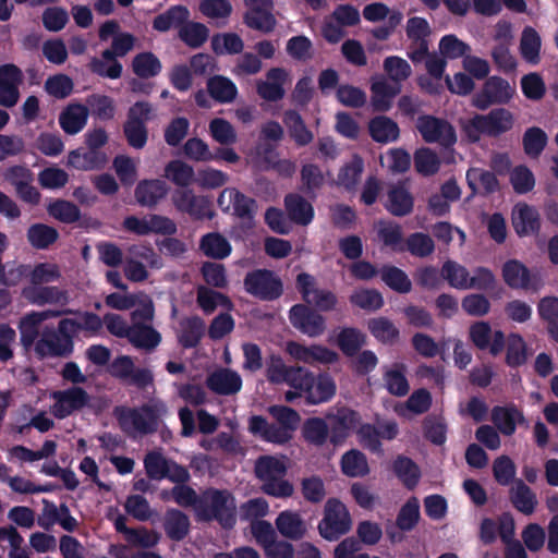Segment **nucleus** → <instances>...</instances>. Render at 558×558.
<instances>
[{"instance_id": "obj_1", "label": "nucleus", "mask_w": 558, "mask_h": 558, "mask_svg": "<svg viewBox=\"0 0 558 558\" xmlns=\"http://www.w3.org/2000/svg\"><path fill=\"white\" fill-rule=\"evenodd\" d=\"M196 518L201 522L217 521L222 529L231 530L236 523L235 498L227 489L206 488Z\"/></svg>"}, {"instance_id": "obj_2", "label": "nucleus", "mask_w": 558, "mask_h": 558, "mask_svg": "<svg viewBox=\"0 0 558 558\" xmlns=\"http://www.w3.org/2000/svg\"><path fill=\"white\" fill-rule=\"evenodd\" d=\"M514 125L513 113L502 107L492 109L486 114H474L462 124V132L470 143H477L482 135L499 137L512 130Z\"/></svg>"}, {"instance_id": "obj_3", "label": "nucleus", "mask_w": 558, "mask_h": 558, "mask_svg": "<svg viewBox=\"0 0 558 558\" xmlns=\"http://www.w3.org/2000/svg\"><path fill=\"white\" fill-rule=\"evenodd\" d=\"M167 414L161 401L153 400L141 410L119 409L117 416L121 427L130 435L146 434L157 427L158 422Z\"/></svg>"}, {"instance_id": "obj_4", "label": "nucleus", "mask_w": 558, "mask_h": 558, "mask_svg": "<svg viewBox=\"0 0 558 558\" xmlns=\"http://www.w3.org/2000/svg\"><path fill=\"white\" fill-rule=\"evenodd\" d=\"M245 292L257 300L272 302L283 295L282 279L267 268H257L247 271L243 279Z\"/></svg>"}, {"instance_id": "obj_5", "label": "nucleus", "mask_w": 558, "mask_h": 558, "mask_svg": "<svg viewBox=\"0 0 558 558\" xmlns=\"http://www.w3.org/2000/svg\"><path fill=\"white\" fill-rule=\"evenodd\" d=\"M352 527V520L345 505L337 498L325 504L324 517L318 523L319 535L329 542L338 541Z\"/></svg>"}, {"instance_id": "obj_6", "label": "nucleus", "mask_w": 558, "mask_h": 558, "mask_svg": "<svg viewBox=\"0 0 558 558\" xmlns=\"http://www.w3.org/2000/svg\"><path fill=\"white\" fill-rule=\"evenodd\" d=\"M295 287L302 300L307 305H313L317 312H331L337 308L338 296L330 290L316 288V279L307 272L296 276Z\"/></svg>"}, {"instance_id": "obj_7", "label": "nucleus", "mask_w": 558, "mask_h": 558, "mask_svg": "<svg viewBox=\"0 0 558 558\" xmlns=\"http://www.w3.org/2000/svg\"><path fill=\"white\" fill-rule=\"evenodd\" d=\"M288 317L294 329L310 338L320 337L326 331V318L305 302L292 305Z\"/></svg>"}, {"instance_id": "obj_8", "label": "nucleus", "mask_w": 558, "mask_h": 558, "mask_svg": "<svg viewBox=\"0 0 558 558\" xmlns=\"http://www.w3.org/2000/svg\"><path fill=\"white\" fill-rule=\"evenodd\" d=\"M515 88L500 76H489L482 89L475 94L473 106L486 110L493 105H507L514 96Z\"/></svg>"}, {"instance_id": "obj_9", "label": "nucleus", "mask_w": 558, "mask_h": 558, "mask_svg": "<svg viewBox=\"0 0 558 558\" xmlns=\"http://www.w3.org/2000/svg\"><path fill=\"white\" fill-rule=\"evenodd\" d=\"M416 129L426 143H438L442 147L449 148L457 142L454 128L445 119L430 114L420 116Z\"/></svg>"}, {"instance_id": "obj_10", "label": "nucleus", "mask_w": 558, "mask_h": 558, "mask_svg": "<svg viewBox=\"0 0 558 558\" xmlns=\"http://www.w3.org/2000/svg\"><path fill=\"white\" fill-rule=\"evenodd\" d=\"M246 11L243 14V23L251 29L262 34H270L277 26L276 16L272 13L274 0H243Z\"/></svg>"}, {"instance_id": "obj_11", "label": "nucleus", "mask_w": 558, "mask_h": 558, "mask_svg": "<svg viewBox=\"0 0 558 558\" xmlns=\"http://www.w3.org/2000/svg\"><path fill=\"white\" fill-rule=\"evenodd\" d=\"M399 428L395 421L378 423H363L359 426L356 435L361 446L372 453L381 454V439L392 440L398 436Z\"/></svg>"}, {"instance_id": "obj_12", "label": "nucleus", "mask_w": 558, "mask_h": 558, "mask_svg": "<svg viewBox=\"0 0 558 558\" xmlns=\"http://www.w3.org/2000/svg\"><path fill=\"white\" fill-rule=\"evenodd\" d=\"M469 339L478 350H489L493 356L499 355L506 344V336L501 330L493 331L488 322L478 320L469 327Z\"/></svg>"}, {"instance_id": "obj_13", "label": "nucleus", "mask_w": 558, "mask_h": 558, "mask_svg": "<svg viewBox=\"0 0 558 558\" xmlns=\"http://www.w3.org/2000/svg\"><path fill=\"white\" fill-rule=\"evenodd\" d=\"M505 283L511 289L538 291L542 287V278L518 259L507 260L501 268Z\"/></svg>"}, {"instance_id": "obj_14", "label": "nucleus", "mask_w": 558, "mask_h": 558, "mask_svg": "<svg viewBox=\"0 0 558 558\" xmlns=\"http://www.w3.org/2000/svg\"><path fill=\"white\" fill-rule=\"evenodd\" d=\"M51 398L53 403L50 410L57 418H64L83 409L89 400L87 392L78 387L54 391L51 393Z\"/></svg>"}, {"instance_id": "obj_15", "label": "nucleus", "mask_w": 558, "mask_h": 558, "mask_svg": "<svg viewBox=\"0 0 558 558\" xmlns=\"http://www.w3.org/2000/svg\"><path fill=\"white\" fill-rule=\"evenodd\" d=\"M73 350V342L70 335L53 330H45L40 339L35 343L36 353L41 356H62L70 354Z\"/></svg>"}, {"instance_id": "obj_16", "label": "nucleus", "mask_w": 558, "mask_h": 558, "mask_svg": "<svg viewBox=\"0 0 558 558\" xmlns=\"http://www.w3.org/2000/svg\"><path fill=\"white\" fill-rule=\"evenodd\" d=\"M60 332H65L73 338L78 333L94 337L102 330V319L89 312L77 313L72 318H64L59 323Z\"/></svg>"}, {"instance_id": "obj_17", "label": "nucleus", "mask_w": 558, "mask_h": 558, "mask_svg": "<svg viewBox=\"0 0 558 558\" xmlns=\"http://www.w3.org/2000/svg\"><path fill=\"white\" fill-rule=\"evenodd\" d=\"M329 441L333 446L342 445L360 422V414L351 409H340L335 415L328 417Z\"/></svg>"}, {"instance_id": "obj_18", "label": "nucleus", "mask_w": 558, "mask_h": 558, "mask_svg": "<svg viewBox=\"0 0 558 558\" xmlns=\"http://www.w3.org/2000/svg\"><path fill=\"white\" fill-rule=\"evenodd\" d=\"M289 73L283 68H271L266 73L265 81L256 83L257 95L269 102L281 100L284 95V84L287 83Z\"/></svg>"}, {"instance_id": "obj_19", "label": "nucleus", "mask_w": 558, "mask_h": 558, "mask_svg": "<svg viewBox=\"0 0 558 558\" xmlns=\"http://www.w3.org/2000/svg\"><path fill=\"white\" fill-rule=\"evenodd\" d=\"M177 210L189 214L196 220L211 219V204L205 196H197L190 190H177Z\"/></svg>"}, {"instance_id": "obj_20", "label": "nucleus", "mask_w": 558, "mask_h": 558, "mask_svg": "<svg viewBox=\"0 0 558 558\" xmlns=\"http://www.w3.org/2000/svg\"><path fill=\"white\" fill-rule=\"evenodd\" d=\"M490 420L496 429L505 436H512L517 430V425L525 423L523 412L513 403L495 405L490 412Z\"/></svg>"}, {"instance_id": "obj_21", "label": "nucleus", "mask_w": 558, "mask_h": 558, "mask_svg": "<svg viewBox=\"0 0 558 558\" xmlns=\"http://www.w3.org/2000/svg\"><path fill=\"white\" fill-rule=\"evenodd\" d=\"M207 388L220 396H232L242 388L241 376L231 368H218L206 378Z\"/></svg>"}, {"instance_id": "obj_22", "label": "nucleus", "mask_w": 558, "mask_h": 558, "mask_svg": "<svg viewBox=\"0 0 558 558\" xmlns=\"http://www.w3.org/2000/svg\"><path fill=\"white\" fill-rule=\"evenodd\" d=\"M22 82V72L14 64L0 66V105L13 107L19 100V86Z\"/></svg>"}, {"instance_id": "obj_23", "label": "nucleus", "mask_w": 558, "mask_h": 558, "mask_svg": "<svg viewBox=\"0 0 558 558\" xmlns=\"http://www.w3.org/2000/svg\"><path fill=\"white\" fill-rule=\"evenodd\" d=\"M385 208L395 217H404L413 211L414 197L404 183L399 182L388 190Z\"/></svg>"}, {"instance_id": "obj_24", "label": "nucleus", "mask_w": 558, "mask_h": 558, "mask_svg": "<svg viewBox=\"0 0 558 558\" xmlns=\"http://www.w3.org/2000/svg\"><path fill=\"white\" fill-rule=\"evenodd\" d=\"M287 216L299 226H308L314 219V207L302 195L289 193L283 199Z\"/></svg>"}, {"instance_id": "obj_25", "label": "nucleus", "mask_w": 558, "mask_h": 558, "mask_svg": "<svg viewBox=\"0 0 558 558\" xmlns=\"http://www.w3.org/2000/svg\"><path fill=\"white\" fill-rule=\"evenodd\" d=\"M465 179L472 195L487 196L499 190V181L495 172L482 168H470L466 171Z\"/></svg>"}, {"instance_id": "obj_26", "label": "nucleus", "mask_w": 558, "mask_h": 558, "mask_svg": "<svg viewBox=\"0 0 558 558\" xmlns=\"http://www.w3.org/2000/svg\"><path fill=\"white\" fill-rule=\"evenodd\" d=\"M277 531L286 538L300 541L307 533V526L300 513L291 510L281 511L276 520Z\"/></svg>"}, {"instance_id": "obj_27", "label": "nucleus", "mask_w": 558, "mask_h": 558, "mask_svg": "<svg viewBox=\"0 0 558 558\" xmlns=\"http://www.w3.org/2000/svg\"><path fill=\"white\" fill-rule=\"evenodd\" d=\"M88 116L89 111L85 105L73 102L60 113L59 123L66 134L74 135L85 128Z\"/></svg>"}, {"instance_id": "obj_28", "label": "nucleus", "mask_w": 558, "mask_h": 558, "mask_svg": "<svg viewBox=\"0 0 558 558\" xmlns=\"http://www.w3.org/2000/svg\"><path fill=\"white\" fill-rule=\"evenodd\" d=\"M367 128L371 138L379 144L393 143L400 136L398 123L387 116H375Z\"/></svg>"}, {"instance_id": "obj_29", "label": "nucleus", "mask_w": 558, "mask_h": 558, "mask_svg": "<svg viewBox=\"0 0 558 558\" xmlns=\"http://www.w3.org/2000/svg\"><path fill=\"white\" fill-rule=\"evenodd\" d=\"M513 228L519 236L537 234L541 229L538 211L527 204L518 206L513 214Z\"/></svg>"}, {"instance_id": "obj_30", "label": "nucleus", "mask_w": 558, "mask_h": 558, "mask_svg": "<svg viewBox=\"0 0 558 558\" xmlns=\"http://www.w3.org/2000/svg\"><path fill=\"white\" fill-rule=\"evenodd\" d=\"M282 121L296 146L304 147L313 142V132L306 126L302 116L296 110H286Z\"/></svg>"}, {"instance_id": "obj_31", "label": "nucleus", "mask_w": 558, "mask_h": 558, "mask_svg": "<svg viewBox=\"0 0 558 558\" xmlns=\"http://www.w3.org/2000/svg\"><path fill=\"white\" fill-rule=\"evenodd\" d=\"M371 92V106L373 111L387 112L392 106L393 98L400 93V86L383 80L373 82Z\"/></svg>"}, {"instance_id": "obj_32", "label": "nucleus", "mask_w": 558, "mask_h": 558, "mask_svg": "<svg viewBox=\"0 0 558 558\" xmlns=\"http://www.w3.org/2000/svg\"><path fill=\"white\" fill-rule=\"evenodd\" d=\"M108 158L106 154L97 150L74 149L68 155L66 165L76 170H98L106 166Z\"/></svg>"}, {"instance_id": "obj_33", "label": "nucleus", "mask_w": 558, "mask_h": 558, "mask_svg": "<svg viewBox=\"0 0 558 558\" xmlns=\"http://www.w3.org/2000/svg\"><path fill=\"white\" fill-rule=\"evenodd\" d=\"M336 383L327 373L313 375V383L307 389L305 399L308 404H319L329 401L336 395Z\"/></svg>"}, {"instance_id": "obj_34", "label": "nucleus", "mask_w": 558, "mask_h": 558, "mask_svg": "<svg viewBox=\"0 0 558 558\" xmlns=\"http://www.w3.org/2000/svg\"><path fill=\"white\" fill-rule=\"evenodd\" d=\"M25 300L34 305H45L54 303H64L66 295L56 287H43V284H32L22 290Z\"/></svg>"}, {"instance_id": "obj_35", "label": "nucleus", "mask_w": 558, "mask_h": 558, "mask_svg": "<svg viewBox=\"0 0 558 558\" xmlns=\"http://www.w3.org/2000/svg\"><path fill=\"white\" fill-rule=\"evenodd\" d=\"M199 251L209 258L225 259L231 254L232 246L221 233L208 232L199 240Z\"/></svg>"}, {"instance_id": "obj_36", "label": "nucleus", "mask_w": 558, "mask_h": 558, "mask_svg": "<svg viewBox=\"0 0 558 558\" xmlns=\"http://www.w3.org/2000/svg\"><path fill=\"white\" fill-rule=\"evenodd\" d=\"M60 313L56 311H41V312H32L25 315L19 325L21 332V341L23 345L27 349L34 343V340L38 333L39 325L50 317H56Z\"/></svg>"}, {"instance_id": "obj_37", "label": "nucleus", "mask_w": 558, "mask_h": 558, "mask_svg": "<svg viewBox=\"0 0 558 558\" xmlns=\"http://www.w3.org/2000/svg\"><path fill=\"white\" fill-rule=\"evenodd\" d=\"M228 193L230 204L232 205L233 215L240 218L243 221L253 222L256 211H257V202L244 193L238 191L236 189H231L225 191L219 197V203L223 195Z\"/></svg>"}, {"instance_id": "obj_38", "label": "nucleus", "mask_w": 558, "mask_h": 558, "mask_svg": "<svg viewBox=\"0 0 558 558\" xmlns=\"http://www.w3.org/2000/svg\"><path fill=\"white\" fill-rule=\"evenodd\" d=\"M336 343L348 357L355 356L366 343V335L355 327H343L337 335Z\"/></svg>"}, {"instance_id": "obj_39", "label": "nucleus", "mask_w": 558, "mask_h": 558, "mask_svg": "<svg viewBox=\"0 0 558 558\" xmlns=\"http://www.w3.org/2000/svg\"><path fill=\"white\" fill-rule=\"evenodd\" d=\"M196 302L206 315L213 314L219 305L227 310L233 307L229 296L206 286L197 287Z\"/></svg>"}, {"instance_id": "obj_40", "label": "nucleus", "mask_w": 558, "mask_h": 558, "mask_svg": "<svg viewBox=\"0 0 558 558\" xmlns=\"http://www.w3.org/2000/svg\"><path fill=\"white\" fill-rule=\"evenodd\" d=\"M178 37L190 48L202 47L209 37V28L199 22L185 21L178 27Z\"/></svg>"}, {"instance_id": "obj_41", "label": "nucleus", "mask_w": 558, "mask_h": 558, "mask_svg": "<svg viewBox=\"0 0 558 558\" xmlns=\"http://www.w3.org/2000/svg\"><path fill=\"white\" fill-rule=\"evenodd\" d=\"M392 470L407 489L413 490L417 486L421 471L411 458L398 456L392 463Z\"/></svg>"}, {"instance_id": "obj_42", "label": "nucleus", "mask_w": 558, "mask_h": 558, "mask_svg": "<svg viewBox=\"0 0 558 558\" xmlns=\"http://www.w3.org/2000/svg\"><path fill=\"white\" fill-rule=\"evenodd\" d=\"M168 190L161 180H145L136 186L135 197L141 205L153 206L166 196Z\"/></svg>"}, {"instance_id": "obj_43", "label": "nucleus", "mask_w": 558, "mask_h": 558, "mask_svg": "<svg viewBox=\"0 0 558 558\" xmlns=\"http://www.w3.org/2000/svg\"><path fill=\"white\" fill-rule=\"evenodd\" d=\"M380 279L392 291L407 294L412 290V282L404 270L393 265H383L379 269Z\"/></svg>"}, {"instance_id": "obj_44", "label": "nucleus", "mask_w": 558, "mask_h": 558, "mask_svg": "<svg viewBox=\"0 0 558 558\" xmlns=\"http://www.w3.org/2000/svg\"><path fill=\"white\" fill-rule=\"evenodd\" d=\"M207 90L210 97L220 104L232 102L238 95L236 85L222 75L211 76L207 81Z\"/></svg>"}, {"instance_id": "obj_45", "label": "nucleus", "mask_w": 558, "mask_h": 558, "mask_svg": "<svg viewBox=\"0 0 558 558\" xmlns=\"http://www.w3.org/2000/svg\"><path fill=\"white\" fill-rule=\"evenodd\" d=\"M510 501L518 511L524 514L533 513L537 505L535 494L522 480H517L510 489Z\"/></svg>"}, {"instance_id": "obj_46", "label": "nucleus", "mask_w": 558, "mask_h": 558, "mask_svg": "<svg viewBox=\"0 0 558 558\" xmlns=\"http://www.w3.org/2000/svg\"><path fill=\"white\" fill-rule=\"evenodd\" d=\"M89 69L93 73L110 80H117L122 75V64L109 49L105 50L99 58H93Z\"/></svg>"}, {"instance_id": "obj_47", "label": "nucleus", "mask_w": 558, "mask_h": 558, "mask_svg": "<svg viewBox=\"0 0 558 558\" xmlns=\"http://www.w3.org/2000/svg\"><path fill=\"white\" fill-rule=\"evenodd\" d=\"M367 328L371 335L383 344H393L400 337L396 325L384 316L371 318L367 322Z\"/></svg>"}, {"instance_id": "obj_48", "label": "nucleus", "mask_w": 558, "mask_h": 558, "mask_svg": "<svg viewBox=\"0 0 558 558\" xmlns=\"http://www.w3.org/2000/svg\"><path fill=\"white\" fill-rule=\"evenodd\" d=\"M256 477L263 483L284 477L287 474V465L283 460L274 456H262L255 463Z\"/></svg>"}, {"instance_id": "obj_49", "label": "nucleus", "mask_w": 558, "mask_h": 558, "mask_svg": "<svg viewBox=\"0 0 558 558\" xmlns=\"http://www.w3.org/2000/svg\"><path fill=\"white\" fill-rule=\"evenodd\" d=\"M506 364L511 368H518L527 361V347L520 333L511 332L506 340Z\"/></svg>"}, {"instance_id": "obj_50", "label": "nucleus", "mask_w": 558, "mask_h": 558, "mask_svg": "<svg viewBox=\"0 0 558 558\" xmlns=\"http://www.w3.org/2000/svg\"><path fill=\"white\" fill-rule=\"evenodd\" d=\"M341 471L349 477H363L369 473L366 456L357 450L351 449L341 458Z\"/></svg>"}, {"instance_id": "obj_51", "label": "nucleus", "mask_w": 558, "mask_h": 558, "mask_svg": "<svg viewBox=\"0 0 558 558\" xmlns=\"http://www.w3.org/2000/svg\"><path fill=\"white\" fill-rule=\"evenodd\" d=\"M548 143L546 132L538 126H531L525 130L522 136V146L526 156L538 158Z\"/></svg>"}, {"instance_id": "obj_52", "label": "nucleus", "mask_w": 558, "mask_h": 558, "mask_svg": "<svg viewBox=\"0 0 558 558\" xmlns=\"http://www.w3.org/2000/svg\"><path fill=\"white\" fill-rule=\"evenodd\" d=\"M363 170V159L355 155L350 162H347L340 168L337 175V183L347 191H353L361 179Z\"/></svg>"}, {"instance_id": "obj_53", "label": "nucleus", "mask_w": 558, "mask_h": 558, "mask_svg": "<svg viewBox=\"0 0 558 558\" xmlns=\"http://www.w3.org/2000/svg\"><path fill=\"white\" fill-rule=\"evenodd\" d=\"M440 275L451 288L468 290L470 272L466 267L456 260H446L440 269Z\"/></svg>"}, {"instance_id": "obj_54", "label": "nucleus", "mask_w": 558, "mask_h": 558, "mask_svg": "<svg viewBox=\"0 0 558 558\" xmlns=\"http://www.w3.org/2000/svg\"><path fill=\"white\" fill-rule=\"evenodd\" d=\"M541 46L542 41L538 33L533 27L526 26L522 32L520 41L522 58L531 64H537L539 62Z\"/></svg>"}, {"instance_id": "obj_55", "label": "nucleus", "mask_w": 558, "mask_h": 558, "mask_svg": "<svg viewBox=\"0 0 558 558\" xmlns=\"http://www.w3.org/2000/svg\"><path fill=\"white\" fill-rule=\"evenodd\" d=\"M102 319V326L106 325L108 331L119 338H128L132 344H145L146 342L143 341L137 337L135 331H132V326L128 324V322L120 315L117 314H106Z\"/></svg>"}, {"instance_id": "obj_56", "label": "nucleus", "mask_w": 558, "mask_h": 558, "mask_svg": "<svg viewBox=\"0 0 558 558\" xmlns=\"http://www.w3.org/2000/svg\"><path fill=\"white\" fill-rule=\"evenodd\" d=\"M420 518L418 499L416 497H410L405 504L402 505L397 514L396 526L401 532H410L417 525Z\"/></svg>"}, {"instance_id": "obj_57", "label": "nucleus", "mask_w": 558, "mask_h": 558, "mask_svg": "<svg viewBox=\"0 0 558 558\" xmlns=\"http://www.w3.org/2000/svg\"><path fill=\"white\" fill-rule=\"evenodd\" d=\"M405 366L396 364L395 368L387 369L384 373L385 387L390 395L403 397L410 390L409 381L405 377Z\"/></svg>"}, {"instance_id": "obj_58", "label": "nucleus", "mask_w": 558, "mask_h": 558, "mask_svg": "<svg viewBox=\"0 0 558 558\" xmlns=\"http://www.w3.org/2000/svg\"><path fill=\"white\" fill-rule=\"evenodd\" d=\"M182 333L179 342L186 349L195 348L204 336L205 323L198 316L187 318L182 323Z\"/></svg>"}, {"instance_id": "obj_59", "label": "nucleus", "mask_w": 558, "mask_h": 558, "mask_svg": "<svg viewBox=\"0 0 558 558\" xmlns=\"http://www.w3.org/2000/svg\"><path fill=\"white\" fill-rule=\"evenodd\" d=\"M213 51L220 54H238L243 51V39L235 33L216 34L211 37Z\"/></svg>"}, {"instance_id": "obj_60", "label": "nucleus", "mask_w": 558, "mask_h": 558, "mask_svg": "<svg viewBox=\"0 0 558 558\" xmlns=\"http://www.w3.org/2000/svg\"><path fill=\"white\" fill-rule=\"evenodd\" d=\"M303 437L315 446H323L329 439V426L322 417H310L303 425Z\"/></svg>"}, {"instance_id": "obj_61", "label": "nucleus", "mask_w": 558, "mask_h": 558, "mask_svg": "<svg viewBox=\"0 0 558 558\" xmlns=\"http://www.w3.org/2000/svg\"><path fill=\"white\" fill-rule=\"evenodd\" d=\"M509 181L517 194H526L535 186V177L525 165L515 166L509 174Z\"/></svg>"}, {"instance_id": "obj_62", "label": "nucleus", "mask_w": 558, "mask_h": 558, "mask_svg": "<svg viewBox=\"0 0 558 558\" xmlns=\"http://www.w3.org/2000/svg\"><path fill=\"white\" fill-rule=\"evenodd\" d=\"M59 266L54 263H38L28 268L27 278L32 284H46L60 278Z\"/></svg>"}, {"instance_id": "obj_63", "label": "nucleus", "mask_w": 558, "mask_h": 558, "mask_svg": "<svg viewBox=\"0 0 558 558\" xmlns=\"http://www.w3.org/2000/svg\"><path fill=\"white\" fill-rule=\"evenodd\" d=\"M405 251L415 257H427L435 251L433 239L423 232H414L405 240Z\"/></svg>"}, {"instance_id": "obj_64", "label": "nucleus", "mask_w": 558, "mask_h": 558, "mask_svg": "<svg viewBox=\"0 0 558 558\" xmlns=\"http://www.w3.org/2000/svg\"><path fill=\"white\" fill-rule=\"evenodd\" d=\"M349 300L351 304L365 311H377L384 306V298L375 289L355 291L350 295Z\"/></svg>"}]
</instances>
